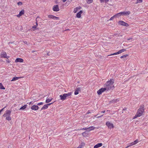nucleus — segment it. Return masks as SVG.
<instances>
[{
  "label": "nucleus",
  "instance_id": "f257e3e1",
  "mask_svg": "<svg viewBox=\"0 0 148 148\" xmlns=\"http://www.w3.org/2000/svg\"><path fill=\"white\" fill-rule=\"evenodd\" d=\"M114 80L113 79H110L109 81L105 83L104 87L106 88L107 91L114 88Z\"/></svg>",
  "mask_w": 148,
  "mask_h": 148
},
{
  "label": "nucleus",
  "instance_id": "f03ea898",
  "mask_svg": "<svg viewBox=\"0 0 148 148\" xmlns=\"http://www.w3.org/2000/svg\"><path fill=\"white\" fill-rule=\"evenodd\" d=\"M144 106L143 105H141L139 109L138 110L137 112L135 115L133 119H134L138 117L141 116L144 112Z\"/></svg>",
  "mask_w": 148,
  "mask_h": 148
},
{
  "label": "nucleus",
  "instance_id": "7ed1b4c3",
  "mask_svg": "<svg viewBox=\"0 0 148 148\" xmlns=\"http://www.w3.org/2000/svg\"><path fill=\"white\" fill-rule=\"evenodd\" d=\"M11 111L10 110H7L5 112V113H4L3 116L5 117V119L6 120L8 121H10L11 119V118L10 116V114Z\"/></svg>",
  "mask_w": 148,
  "mask_h": 148
},
{
  "label": "nucleus",
  "instance_id": "20e7f679",
  "mask_svg": "<svg viewBox=\"0 0 148 148\" xmlns=\"http://www.w3.org/2000/svg\"><path fill=\"white\" fill-rule=\"evenodd\" d=\"M106 90H107V89L105 87L104 88H101L97 91V93L98 95H100Z\"/></svg>",
  "mask_w": 148,
  "mask_h": 148
},
{
  "label": "nucleus",
  "instance_id": "39448f33",
  "mask_svg": "<svg viewBox=\"0 0 148 148\" xmlns=\"http://www.w3.org/2000/svg\"><path fill=\"white\" fill-rule=\"evenodd\" d=\"M106 125L110 129L114 127L113 124L109 121H107L106 122Z\"/></svg>",
  "mask_w": 148,
  "mask_h": 148
},
{
  "label": "nucleus",
  "instance_id": "423d86ee",
  "mask_svg": "<svg viewBox=\"0 0 148 148\" xmlns=\"http://www.w3.org/2000/svg\"><path fill=\"white\" fill-rule=\"evenodd\" d=\"M1 58H6L8 59L9 58V56H7L6 53L5 51H2L1 52Z\"/></svg>",
  "mask_w": 148,
  "mask_h": 148
},
{
  "label": "nucleus",
  "instance_id": "0eeeda50",
  "mask_svg": "<svg viewBox=\"0 0 148 148\" xmlns=\"http://www.w3.org/2000/svg\"><path fill=\"white\" fill-rule=\"evenodd\" d=\"M53 103H48L47 104L44 105L43 106V107L41 108V110H45V109H47L48 108V106L51 105Z\"/></svg>",
  "mask_w": 148,
  "mask_h": 148
},
{
  "label": "nucleus",
  "instance_id": "6e6552de",
  "mask_svg": "<svg viewBox=\"0 0 148 148\" xmlns=\"http://www.w3.org/2000/svg\"><path fill=\"white\" fill-rule=\"evenodd\" d=\"M130 14V12L129 11L121 12V15L128 16Z\"/></svg>",
  "mask_w": 148,
  "mask_h": 148
},
{
  "label": "nucleus",
  "instance_id": "1a4fd4ad",
  "mask_svg": "<svg viewBox=\"0 0 148 148\" xmlns=\"http://www.w3.org/2000/svg\"><path fill=\"white\" fill-rule=\"evenodd\" d=\"M138 142V139H136L135 140L134 142L130 143V144L129 145L127 146L126 148H127L130 146L135 145Z\"/></svg>",
  "mask_w": 148,
  "mask_h": 148
},
{
  "label": "nucleus",
  "instance_id": "9d476101",
  "mask_svg": "<svg viewBox=\"0 0 148 148\" xmlns=\"http://www.w3.org/2000/svg\"><path fill=\"white\" fill-rule=\"evenodd\" d=\"M53 10L54 11H58L59 10V8L58 5H54L53 7Z\"/></svg>",
  "mask_w": 148,
  "mask_h": 148
},
{
  "label": "nucleus",
  "instance_id": "9b49d317",
  "mask_svg": "<svg viewBox=\"0 0 148 148\" xmlns=\"http://www.w3.org/2000/svg\"><path fill=\"white\" fill-rule=\"evenodd\" d=\"M48 17L49 18H52L54 19H56V20H59V17H56L52 15H49Z\"/></svg>",
  "mask_w": 148,
  "mask_h": 148
},
{
  "label": "nucleus",
  "instance_id": "f8f14e48",
  "mask_svg": "<svg viewBox=\"0 0 148 148\" xmlns=\"http://www.w3.org/2000/svg\"><path fill=\"white\" fill-rule=\"evenodd\" d=\"M25 13L24 10H21L19 12V14L16 15L18 17H20L21 16L23 15Z\"/></svg>",
  "mask_w": 148,
  "mask_h": 148
},
{
  "label": "nucleus",
  "instance_id": "ddd939ff",
  "mask_svg": "<svg viewBox=\"0 0 148 148\" xmlns=\"http://www.w3.org/2000/svg\"><path fill=\"white\" fill-rule=\"evenodd\" d=\"M15 62L16 63L17 62H23V60L21 58H18L15 60Z\"/></svg>",
  "mask_w": 148,
  "mask_h": 148
},
{
  "label": "nucleus",
  "instance_id": "4468645a",
  "mask_svg": "<svg viewBox=\"0 0 148 148\" xmlns=\"http://www.w3.org/2000/svg\"><path fill=\"white\" fill-rule=\"evenodd\" d=\"M60 99L62 100H65L66 98L65 94H64L63 95H60Z\"/></svg>",
  "mask_w": 148,
  "mask_h": 148
},
{
  "label": "nucleus",
  "instance_id": "2eb2a0df",
  "mask_svg": "<svg viewBox=\"0 0 148 148\" xmlns=\"http://www.w3.org/2000/svg\"><path fill=\"white\" fill-rule=\"evenodd\" d=\"M31 109L33 110H37L38 109L39 107L37 106L34 105L31 107Z\"/></svg>",
  "mask_w": 148,
  "mask_h": 148
},
{
  "label": "nucleus",
  "instance_id": "dca6fc26",
  "mask_svg": "<svg viewBox=\"0 0 148 148\" xmlns=\"http://www.w3.org/2000/svg\"><path fill=\"white\" fill-rule=\"evenodd\" d=\"M102 143H98L94 146V148H98L102 146Z\"/></svg>",
  "mask_w": 148,
  "mask_h": 148
},
{
  "label": "nucleus",
  "instance_id": "f3484780",
  "mask_svg": "<svg viewBox=\"0 0 148 148\" xmlns=\"http://www.w3.org/2000/svg\"><path fill=\"white\" fill-rule=\"evenodd\" d=\"M121 25L125 27H128L129 26L127 23L122 21H121Z\"/></svg>",
  "mask_w": 148,
  "mask_h": 148
},
{
  "label": "nucleus",
  "instance_id": "a211bd4d",
  "mask_svg": "<svg viewBox=\"0 0 148 148\" xmlns=\"http://www.w3.org/2000/svg\"><path fill=\"white\" fill-rule=\"evenodd\" d=\"M83 13V12L82 10H80L79 12H78L76 15V16L77 18H79L81 17V14Z\"/></svg>",
  "mask_w": 148,
  "mask_h": 148
},
{
  "label": "nucleus",
  "instance_id": "6ab92c4d",
  "mask_svg": "<svg viewBox=\"0 0 148 148\" xmlns=\"http://www.w3.org/2000/svg\"><path fill=\"white\" fill-rule=\"evenodd\" d=\"M95 127L93 126H90L88 127V131L90 132L91 131L94 130Z\"/></svg>",
  "mask_w": 148,
  "mask_h": 148
},
{
  "label": "nucleus",
  "instance_id": "aec40b11",
  "mask_svg": "<svg viewBox=\"0 0 148 148\" xmlns=\"http://www.w3.org/2000/svg\"><path fill=\"white\" fill-rule=\"evenodd\" d=\"M71 92H69L67 93H65L66 97H69V98H71V95H72Z\"/></svg>",
  "mask_w": 148,
  "mask_h": 148
},
{
  "label": "nucleus",
  "instance_id": "412c9836",
  "mask_svg": "<svg viewBox=\"0 0 148 148\" xmlns=\"http://www.w3.org/2000/svg\"><path fill=\"white\" fill-rule=\"evenodd\" d=\"M80 91V88H77L75 90L74 92V94L75 95H77L79 93V92Z\"/></svg>",
  "mask_w": 148,
  "mask_h": 148
},
{
  "label": "nucleus",
  "instance_id": "4be33fe9",
  "mask_svg": "<svg viewBox=\"0 0 148 148\" xmlns=\"http://www.w3.org/2000/svg\"><path fill=\"white\" fill-rule=\"evenodd\" d=\"M81 8L80 7H77L75 8L73 10V12L74 13H76L79 10H80Z\"/></svg>",
  "mask_w": 148,
  "mask_h": 148
},
{
  "label": "nucleus",
  "instance_id": "5701e85b",
  "mask_svg": "<svg viewBox=\"0 0 148 148\" xmlns=\"http://www.w3.org/2000/svg\"><path fill=\"white\" fill-rule=\"evenodd\" d=\"M128 56V54H125V55H124L121 56V58H123L124 60H127V58H126Z\"/></svg>",
  "mask_w": 148,
  "mask_h": 148
},
{
  "label": "nucleus",
  "instance_id": "b1692460",
  "mask_svg": "<svg viewBox=\"0 0 148 148\" xmlns=\"http://www.w3.org/2000/svg\"><path fill=\"white\" fill-rule=\"evenodd\" d=\"M82 135L84 137H86L88 136V133L86 132H84L82 133Z\"/></svg>",
  "mask_w": 148,
  "mask_h": 148
},
{
  "label": "nucleus",
  "instance_id": "393cba45",
  "mask_svg": "<svg viewBox=\"0 0 148 148\" xmlns=\"http://www.w3.org/2000/svg\"><path fill=\"white\" fill-rule=\"evenodd\" d=\"M52 99L51 98H47L46 100V103H49L52 100Z\"/></svg>",
  "mask_w": 148,
  "mask_h": 148
},
{
  "label": "nucleus",
  "instance_id": "a878e982",
  "mask_svg": "<svg viewBox=\"0 0 148 148\" xmlns=\"http://www.w3.org/2000/svg\"><path fill=\"white\" fill-rule=\"evenodd\" d=\"M120 53V50L118 52H116L112 54H111L110 55H108V56H113V55H116L119 54Z\"/></svg>",
  "mask_w": 148,
  "mask_h": 148
},
{
  "label": "nucleus",
  "instance_id": "bb28decb",
  "mask_svg": "<svg viewBox=\"0 0 148 148\" xmlns=\"http://www.w3.org/2000/svg\"><path fill=\"white\" fill-rule=\"evenodd\" d=\"M114 16H115V18H119L120 16V13H117V14L115 15Z\"/></svg>",
  "mask_w": 148,
  "mask_h": 148
},
{
  "label": "nucleus",
  "instance_id": "cd10ccee",
  "mask_svg": "<svg viewBox=\"0 0 148 148\" xmlns=\"http://www.w3.org/2000/svg\"><path fill=\"white\" fill-rule=\"evenodd\" d=\"M21 77H14L12 78V80H11V81H16L18 80Z\"/></svg>",
  "mask_w": 148,
  "mask_h": 148
},
{
  "label": "nucleus",
  "instance_id": "c85d7f7f",
  "mask_svg": "<svg viewBox=\"0 0 148 148\" xmlns=\"http://www.w3.org/2000/svg\"><path fill=\"white\" fill-rule=\"evenodd\" d=\"M0 89H1V90L5 89V88L3 86L2 84L1 83H0Z\"/></svg>",
  "mask_w": 148,
  "mask_h": 148
},
{
  "label": "nucleus",
  "instance_id": "c756f323",
  "mask_svg": "<svg viewBox=\"0 0 148 148\" xmlns=\"http://www.w3.org/2000/svg\"><path fill=\"white\" fill-rule=\"evenodd\" d=\"M27 105H25L21 107L20 109H19L20 110H23L24 109H25L27 106Z\"/></svg>",
  "mask_w": 148,
  "mask_h": 148
},
{
  "label": "nucleus",
  "instance_id": "7c9ffc66",
  "mask_svg": "<svg viewBox=\"0 0 148 148\" xmlns=\"http://www.w3.org/2000/svg\"><path fill=\"white\" fill-rule=\"evenodd\" d=\"M88 130V127H85L82 128L80 129H78L77 130Z\"/></svg>",
  "mask_w": 148,
  "mask_h": 148
},
{
  "label": "nucleus",
  "instance_id": "2f4dec72",
  "mask_svg": "<svg viewBox=\"0 0 148 148\" xmlns=\"http://www.w3.org/2000/svg\"><path fill=\"white\" fill-rule=\"evenodd\" d=\"M93 0H87V3L88 4H89L92 3L93 2Z\"/></svg>",
  "mask_w": 148,
  "mask_h": 148
},
{
  "label": "nucleus",
  "instance_id": "473e14b6",
  "mask_svg": "<svg viewBox=\"0 0 148 148\" xmlns=\"http://www.w3.org/2000/svg\"><path fill=\"white\" fill-rule=\"evenodd\" d=\"M127 112L126 110V109H123L122 110V113H124V114H125L127 113Z\"/></svg>",
  "mask_w": 148,
  "mask_h": 148
},
{
  "label": "nucleus",
  "instance_id": "72a5a7b5",
  "mask_svg": "<svg viewBox=\"0 0 148 148\" xmlns=\"http://www.w3.org/2000/svg\"><path fill=\"white\" fill-rule=\"evenodd\" d=\"M85 145V143L84 142H82L80 145H79L82 148Z\"/></svg>",
  "mask_w": 148,
  "mask_h": 148
},
{
  "label": "nucleus",
  "instance_id": "f704fd0d",
  "mask_svg": "<svg viewBox=\"0 0 148 148\" xmlns=\"http://www.w3.org/2000/svg\"><path fill=\"white\" fill-rule=\"evenodd\" d=\"M115 16H113L112 17L109 19V20H112L114 19V18H115Z\"/></svg>",
  "mask_w": 148,
  "mask_h": 148
},
{
  "label": "nucleus",
  "instance_id": "c9c22d12",
  "mask_svg": "<svg viewBox=\"0 0 148 148\" xmlns=\"http://www.w3.org/2000/svg\"><path fill=\"white\" fill-rule=\"evenodd\" d=\"M126 51V49H121V53L124 51Z\"/></svg>",
  "mask_w": 148,
  "mask_h": 148
},
{
  "label": "nucleus",
  "instance_id": "e433bc0d",
  "mask_svg": "<svg viewBox=\"0 0 148 148\" xmlns=\"http://www.w3.org/2000/svg\"><path fill=\"white\" fill-rule=\"evenodd\" d=\"M43 104V102H40V103H38L37 104V105L40 106L41 105H42Z\"/></svg>",
  "mask_w": 148,
  "mask_h": 148
},
{
  "label": "nucleus",
  "instance_id": "4c0bfd02",
  "mask_svg": "<svg viewBox=\"0 0 148 148\" xmlns=\"http://www.w3.org/2000/svg\"><path fill=\"white\" fill-rule=\"evenodd\" d=\"M142 1H143V0H137V3H140Z\"/></svg>",
  "mask_w": 148,
  "mask_h": 148
},
{
  "label": "nucleus",
  "instance_id": "58836bf2",
  "mask_svg": "<svg viewBox=\"0 0 148 148\" xmlns=\"http://www.w3.org/2000/svg\"><path fill=\"white\" fill-rule=\"evenodd\" d=\"M18 5H22V3L21 2H19L18 3Z\"/></svg>",
  "mask_w": 148,
  "mask_h": 148
},
{
  "label": "nucleus",
  "instance_id": "ea45409f",
  "mask_svg": "<svg viewBox=\"0 0 148 148\" xmlns=\"http://www.w3.org/2000/svg\"><path fill=\"white\" fill-rule=\"evenodd\" d=\"M100 2L101 3H103L104 2V1H105V0H99Z\"/></svg>",
  "mask_w": 148,
  "mask_h": 148
},
{
  "label": "nucleus",
  "instance_id": "a19ab883",
  "mask_svg": "<svg viewBox=\"0 0 148 148\" xmlns=\"http://www.w3.org/2000/svg\"><path fill=\"white\" fill-rule=\"evenodd\" d=\"M6 107H4V108H2V109H1V110H0V111L1 112L3 110V109L5 108Z\"/></svg>",
  "mask_w": 148,
  "mask_h": 148
},
{
  "label": "nucleus",
  "instance_id": "79ce46f5",
  "mask_svg": "<svg viewBox=\"0 0 148 148\" xmlns=\"http://www.w3.org/2000/svg\"><path fill=\"white\" fill-rule=\"evenodd\" d=\"M37 25H34L33 26V27H32V28H36L37 27Z\"/></svg>",
  "mask_w": 148,
  "mask_h": 148
},
{
  "label": "nucleus",
  "instance_id": "37998d69",
  "mask_svg": "<svg viewBox=\"0 0 148 148\" xmlns=\"http://www.w3.org/2000/svg\"><path fill=\"white\" fill-rule=\"evenodd\" d=\"M91 112H90L89 110L86 113V114H89Z\"/></svg>",
  "mask_w": 148,
  "mask_h": 148
},
{
  "label": "nucleus",
  "instance_id": "c03bdc74",
  "mask_svg": "<svg viewBox=\"0 0 148 148\" xmlns=\"http://www.w3.org/2000/svg\"><path fill=\"white\" fill-rule=\"evenodd\" d=\"M105 112V110H104V111H101V113H104Z\"/></svg>",
  "mask_w": 148,
  "mask_h": 148
},
{
  "label": "nucleus",
  "instance_id": "a18cd8bd",
  "mask_svg": "<svg viewBox=\"0 0 148 148\" xmlns=\"http://www.w3.org/2000/svg\"><path fill=\"white\" fill-rule=\"evenodd\" d=\"M132 38H130L127 39V40H132Z\"/></svg>",
  "mask_w": 148,
  "mask_h": 148
},
{
  "label": "nucleus",
  "instance_id": "49530a36",
  "mask_svg": "<svg viewBox=\"0 0 148 148\" xmlns=\"http://www.w3.org/2000/svg\"><path fill=\"white\" fill-rule=\"evenodd\" d=\"M8 60H6L7 62L8 63H9L10 62L9 61V60H8Z\"/></svg>",
  "mask_w": 148,
  "mask_h": 148
},
{
  "label": "nucleus",
  "instance_id": "de8ad7c7",
  "mask_svg": "<svg viewBox=\"0 0 148 148\" xmlns=\"http://www.w3.org/2000/svg\"><path fill=\"white\" fill-rule=\"evenodd\" d=\"M33 103L32 101H31L29 103V105H30Z\"/></svg>",
  "mask_w": 148,
  "mask_h": 148
},
{
  "label": "nucleus",
  "instance_id": "09e8293b",
  "mask_svg": "<svg viewBox=\"0 0 148 148\" xmlns=\"http://www.w3.org/2000/svg\"><path fill=\"white\" fill-rule=\"evenodd\" d=\"M109 1V0H105V2L106 3V2H108Z\"/></svg>",
  "mask_w": 148,
  "mask_h": 148
},
{
  "label": "nucleus",
  "instance_id": "8fccbe9b",
  "mask_svg": "<svg viewBox=\"0 0 148 148\" xmlns=\"http://www.w3.org/2000/svg\"><path fill=\"white\" fill-rule=\"evenodd\" d=\"M77 148H82L81 146L79 145Z\"/></svg>",
  "mask_w": 148,
  "mask_h": 148
},
{
  "label": "nucleus",
  "instance_id": "3c124183",
  "mask_svg": "<svg viewBox=\"0 0 148 148\" xmlns=\"http://www.w3.org/2000/svg\"><path fill=\"white\" fill-rule=\"evenodd\" d=\"M103 116V115L101 116H98V117H97V118H100V117H101V116Z\"/></svg>",
  "mask_w": 148,
  "mask_h": 148
},
{
  "label": "nucleus",
  "instance_id": "603ef678",
  "mask_svg": "<svg viewBox=\"0 0 148 148\" xmlns=\"http://www.w3.org/2000/svg\"><path fill=\"white\" fill-rule=\"evenodd\" d=\"M38 25V23L37 22H36V25H37V26Z\"/></svg>",
  "mask_w": 148,
  "mask_h": 148
},
{
  "label": "nucleus",
  "instance_id": "864d4df0",
  "mask_svg": "<svg viewBox=\"0 0 148 148\" xmlns=\"http://www.w3.org/2000/svg\"><path fill=\"white\" fill-rule=\"evenodd\" d=\"M62 0L63 1V2H65L66 1V0Z\"/></svg>",
  "mask_w": 148,
  "mask_h": 148
},
{
  "label": "nucleus",
  "instance_id": "5fc2aeb1",
  "mask_svg": "<svg viewBox=\"0 0 148 148\" xmlns=\"http://www.w3.org/2000/svg\"><path fill=\"white\" fill-rule=\"evenodd\" d=\"M120 22V21H119V22Z\"/></svg>",
  "mask_w": 148,
  "mask_h": 148
}]
</instances>
